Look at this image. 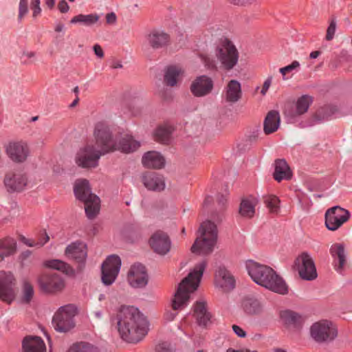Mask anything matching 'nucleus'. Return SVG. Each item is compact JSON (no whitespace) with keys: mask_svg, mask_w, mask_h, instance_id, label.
<instances>
[{"mask_svg":"<svg viewBox=\"0 0 352 352\" xmlns=\"http://www.w3.org/2000/svg\"><path fill=\"white\" fill-rule=\"evenodd\" d=\"M292 175V171L284 159H278L275 161L274 178L276 181L289 179Z\"/></svg>","mask_w":352,"mask_h":352,"instance_id":"33","label":"nucleus"},{"mask_svg":"<svg viewBox=\"0 0 352 352\" xmlns=\"http://www.w3.org/2000/svg\"><path fill=\"white\" fill-rule=\"evenodd\" d=\"M214 54L221 67L226 70H231L238 63L239 52L235 45L226 38L220 41L215 48Z\"/></svg>","mask_w":352,"mask_h":352,"instance_id":"7","label":"nucleus"},{"mask_svg":"<svg viewBox=\"0 0 352 352\" xmlns=\"http://www.w3.org/2000/svg\"><path fill=\"white\" fill-rule=\"evenodd\" d=\"M24 352H46L43 340L38 336H29L23 341Z\"/></svg>","mask_w":352,"mask_h":352,"instance_id":"29","label":"nucleus"},{"mask_svg":"<svg viewBox=\"0 0 352 352\" xmlns=\"http://www.w3.org/2000/svg\"><path fill=\"white\" fill-rule=\"evenodd\" d=\"M265 203L271 212L276 213L279 209V199L274 195H269L265 197Z\"/></svg>","mask_w":352,"mask_h":352,"instance_id":"46","label":"nucleus"},{"mask_svg":"<svg viewBox=\"0 0 352 352\" xmlns=\"http://www.w3.org/2000/svg\"><path fill=\"white\" fill-rule=\"evenodd\" d=\"M65 30V25L62 23H58L56 24L55 27V31L57 32H63Z\"/></svg>","mask_w":352,"mask_h":352,"instance_id":"61","label":"nucleus"},{"mask_svg":"<svg viewBox=\"0 0 352 352\" xmlns=\"http://www.w3.org/2000/svg\"><path fill=\"white\" fill-rule=\"evenodd\" d=\"M214 87L212 79L206 75L197 77L190 85V91L195 97L201 98L210 94Z\"/></svg>","mask_w":352,"mask_h":352,"instance_id":"17","label":"nucleus"},{"mask_svg":"<svg viewBox=\"0 0 352 352\" xmlns=\"http://www.w3.org/2000/svg\"><path fill=\"white\" fill-rule=\"evenodd\" d=\"M117 135L105 122H98L96 124L94 131L95 146L102 151V153L106 154L113 151Z\"/></svg>","mask_w":352,"mask_h":352,"instance_id":"6","label":"nucleus"},{"mask_svg":"<svg viewBox=\"0 0 352 352\" xmlns=\"http://www.w3.org/2000/svg\"><path fill=\"white\" fill-rule=\"evenodd\" d=\"M226 352H257V351H250L249 349H234L232 348H229L227 349Z\"/></svg>","mask_w":352,"mask_h":352,"instance_id":"60","label":"nucleus"},{"mask_svg":"<svg viewBox=\"0 0 352 352\" xmlns=\"http://www.w3.org/2000/svg\"><path fill=\"white\" fill-rule=\"evenodd\" d=\"M28 12V0H20L18 19L21 21Z\"/></svg>","mask_w":352,"mask_h":352,"instance_id":"49","label":"nucleus"},{"mask_svg":"<svg viewBox=\"0 0 352 352\" xmlns=\"http://www.w3.org/2000/svg\"><path fill=\"white\" fill-rule=\"evenodd\" d=\"M40 290L47 294L60 292L65 287L63 277L56 273H45L40 275L37 280Z\"/></svg>","mask_w":352,"mask_h":352,"instance_id":"10","label":"nucleus"},{"mask_svg":"<svg viewBox=\"0 0 352 352\" xmlns=\"http://www.w3.org/2000/svg\"><path fill=\"white\" fill-rule=\"evenodd\" d=\"M16 279L10 272L0 271V300L11 304L16 298Z\"/></svg>","mask_w":352,"mask_h":352,"instance_id":"15","label":"nucleus"},{"mask_svg":"<svg viewBox=\"0 0 352 352\" xmlns=\"http://www.w3.org/2000/svg\"><path fill=\"white\" fill-rule=\"evenodd\" d=\"M241 308L248 315H256L263 311V305L254 296H246L241 302Z\"/></svg>","mask_w":352,"mask_h":352,"instance_id":"34","label":"nucleus"},{"mask_svg":"<svg viewBox=\"0 0 352 352\" xmlns=\"http://www.w3.org/2000/svg\"><path fill=\"white\" fill-rule=\"evenodd\" d=\"M142 164L148 168H162L165 165L164 157L157 151H148L146 153L142 160Z\"/></svg>","mask_w":352,"mask_h":352,"instance_id":"28","label":"nucleus"},{"mask_svg":"<svg viewBox=\"0 0 352 352\" xmlns=\"http://www.w3.org/2000/svg\"><path fill=\"white\" fill-rule=\"evenodd\" d=\"M300 63L297 60H294L291 64L282 67L279 69L280 73L283 76V80H285V77L287 73H295L297 72L300 69Z\"/></svg>","mask_w":352,"mask_h":352,"instance_id":"47","label":"nucleus"},{"mask_svg":"<svg viewBox=\"0 0 352 352\" xmlns=\"http://www.w3.org/2000/svg\"><path fill=\"white\" fill-rule=\"evenodd\" d=\"M112 67L113 69L122 68V65L121 64L120 62H118V61L113 62V63L112 64Z\"/></svg>","mask_w":352,"mask_h":352,"instance_id":"64","label":"nucleus"},{"mask_svg":"<svg viewBox=\"0 0 352 352\" xmlns=\"http://www.w3.org/2000/svg\"><path fill=\"white\" fill-rule=\"evenodd\" d=\"M45 4L50 9H52L55 4V0H45Z\"/></svg>","mask_w":352,"mask_h":352,"instance_id":"62","label":"nucleus"},{"mask_svg":"<svg viewBox=\"0 0 352 352\" xmlns=\"http://www.w3.org/2000/svg\"><path fill=\"white\" fill-rule=\"evenodd\" d=\"M99 20V16L97 14H78L74 16L70 22L71 23H80L86 26H91Z\"/></svg>","mask_w":352,"mask_h":352,"instance_id":"39","label":"nucleus"},{"mask_svg":"<svg viewBox=\"0 0 352 352\" xmlns=\"http://www.w3.org/2000/svg\"><path fill=\"white\" fill-rule=\"evenodd\" d=\"M41 0H32L30 6L32 10V16L37 17L41 13V8L40 6Z\"/></svg>","mask_w":352,"mask_h":352,"instance_id":"51","label":"nucleus"},{"mask_svg":"<svg viewBox=\"0 0 352 352\" xmlns=\"http://www.w3.org/2000/svg\"><path fill=\"white\" fill-rule=\"evenodd\" d=\"M76 197L85 204V210L87 217L92 219L100 211V198L93 194L87 179H78L74 187Z\"/></svg>","mask_w":352,"mask_h":352,"instance_id":"5","label":"nucleus"},{"mask_svg":"<svg viewBox=\"0 0 352 352\" xmlns=\"http://www.w3.org/2000/svg\"><path fill=\"white\" fill-rule=\"evenodd\" d=\"M206 267V261H203L198 263L182 282L178 285L174 296L171 300L173 310L166 311L164 319L166 321H173L177 315V311L186 307L189 304L190 296L199 287L201 278Z\"/></svg>","mask_w":352,"mask_h":352,"instance_id":"2","label":"nucleus"},{"mask_svg":"<svg viewBox=\"0 0 352 352\" xmlns=\"http://www.w3.org/2000/svg\"><path fill=\"white\" fill-rule=\"evenodd\" d=\"M351 217L349 211L339 206L329 208L325 212V226L329 230L340 228Z\"/></svg>","mask_w":352,"mask_h":352,"instance_id":"14","label":"nucleus"},{"mask_svg":"<svg viewBox=\"0 0 352 352\" xmlns=\"http://www.w3.org/2000/svg\"><path fill=\"white\" fill-rule=\"evenodd\" d=\"M156 352H173V349L168 343L163 342L156 346Z\"/></svg>","mask_w":352,"mask_h":352,"instance_id":"52","label":"nucleus"},{"mask_svg":"<svg viewBox=\"0 0 352 352\" xmlns=\"http://www.w3.org/2000/svg\"><path fill=\"white\" fill-rule=\"evenodd\" d=\"M199 234L191 247V252L199 255H208L214 248L217 239L216 225L210 221L203 222L198 230Z\"/></svg>","mask_w":352,"mask_h":352,"instance_id":"4","label":"nucleus"},{"mask_svg":"<svg viewBox=\"0 0 352 352\" xmlns=\"http://www.w3.org/2000/svg\"><path fill=\"white\" fill-rule=\"evenodd\" d=\"M147 40L152 48L157 50L167 46L170 36L164 30H154L148 34Z\"/></svg>","mask_w":352,"mask_h":352,"instance_id":"25","label":"nucleus"},{"mask_svg":"<svg viewBox=\"0 0 352 352\" xmlns=\"http://www.w3.org/2000/svg\"><path fill=\"white\" fill-rule=\"evenodd\" d=\"M280 318L287 327L296 329L301 328L305 322V318L300 314L289 309L281 311Z\"/></svg>","mask_w":352,"mask_h":352,"instance_id":"26","label":"nucleus"},{"mask_svg":"<svg viewBox=\"0 0 352 352\" xmlns=\"http://www.w3.org/2000/svg\"><path fill=\"white\" fill-rule=\"evenodd\" d=\"M34 295V287L28 281H24L22 287L21 300L24 303H29Z\"/></svg>","mask_w":352,"mask_h":352,"instance_id":"43","label":"nucleus"},{"mask_svg":"<svg viewBox=\"0 0 352 352\" xmlns=\"http://www.w3.org/2000/svg\"><path fill=\"white\" fill-rule=\"evenodd\" d=\"M67 352H98L93 345L86 342L74 344Z\"/></svg>","mask_w":352,"mask_h":352,"instance_id":"44","label":"nucleus"},{"mask_svg":"<svg viewBox=\"0 0 352 352\" xmlns=\"http://www.w3.org/2000/svg\"><path fill=\"white\" fill-rule=\"evenodd\" d=\"M258 200L254 197H249L241 200L239 206V214L244 218H252L255 214V208Z\"/></svg>","mask_w":352,"mask_h":352,"instance_id":"37","label":"nucleus"},{"mask_svg":"<svg viewBox=\"0 0 352 352\" xmlns=\"http://www.w3.org/2000/svg\"><path fill=\"white\" fill-rule=\"evenodd\" d=\"M322 110L323 109H321L318 112H317L313 118H311L306 121H302L299 124L300 126L302 128L309 127V126H312L318 123H320L324 120H327L328 116H322V117L320 116V113Z\"/></svg>","mask_w":352,"mask_h":352,"instance_id":"45","label":"nucleus"},{"mask_svg":"<svg viewBox=\"0 0 352 352\" xmlns=\"http://www.w3.org/2000/svg\"><path fill=\"white\" fill-rule=\"evenodd\" d=\"M49 236L46 232H44L43 238H41L38 241H34V240L28 239L23 235H21L19 237V241L28 247L43 246L49 241Z\"/></svg>","mask_w":352,"mask_h":352,"instance_id":"42","label":"nucleus"},{"mask_svg":"<svg viewBox=\"0 0 352 352\" xmlns=\"http://www.w3.org/2000/svg\"><path fill=\"white\" fill-rule=\"evenodd\" d=\"M272 81V76H270L267 78L264 81L263 88L261 91L262 95H265L267 90L269 89Z\"/></svg>","mask_w":352,"mask_h":352,"instance_id":"54","label":"nucleus"},{"mask_svg":"<svg viewBox=\"0 0 352 352\" xmlns=\"http://www.w3.org/2000/svg\"><path fill=\"white\" fill-rule=\"evenodd\" d=\"M336 30V21L335 19L331 20L327 30L326 39L331 41L333 38Z\"/></svg>","mask_w":352,"mask_h":352,"instance_id":"50","label":"nucleus"},{"mask_svg":"<svg viewBox=\"0 0 352 352\" xmlns=\"http://www.w3.org/2000/svg\"><path fill=\"white\" fill-rule=\"evenodd\" d=\"M330 254L333 258L335 270L340 274H343L346 263L345 248L343 243H334L330 248Z\"/></svg>","mask_w":352,"mask_h":352,"instance_id":"20","label":"nucleus"},{"mask_svg":"<svg viewBox=\"0 0 352 352\" xmlns=\"http://www.w3.org/2000/svg\"><path fill=\"white\" fill-rule=\"evenodd\" d=\"M21 58L23 64H30L36 60V53L32 51L24 50L21 54Z\"/></svg>","mask_w":352,"mask_h":352,"instance_id":"48","label":"nucleus"},{"mask_svg":"<svg viewBox=\"0 0 352 352\" xmlns=\"http://www.w3.org/2000/svg\"><path fill=\"white\" fill-rule=\"evenodd\" d=\"M121 259L115 254L109 256L102 264V282L104 285H112L117 278L121 268Z\"/></svg>","mask_w":352,"mask_h":352,"instance_id":"13","label":"nucleus"},{"mask_svg":"<svg viewBox=\"0 0 352 352\" xmlns=\"http://www.w3.org/2000/svg\"><path fill=\"white\" fill-rule=\"evenodd\" d=\"M58 8L61 13H66L69 11V6L65 0H60L58 4Z\"/></svg>","mask_w":352,"mask_h":352,"instance_id":"55","label":"nucleus"},{"mask_svg":"<svg viewBox=\"0 0 352 352\" xmlns=\"http://www.w3.org/2000/svg\"><path fill=\"white\" fill-rule=\"evenodd\" d=\"M150 245L156 253L165 255L170 251L171 242L166 233L157 231L151 236Z\"/></svg>","mask_w":352,"mask_h":352,"instance_id":"19","label":"nucleus"},{"mask_svg":"<svg viewBox=\"0 0 352 352\" xmlns=\"http://www.w3.org/2000/svg\"><path fill=\"white\" fill-rule=\"evenodd\" d=\"M140 143L133 139V136L129 134L117 135L115 141L114 151H119L122 153H129L137 150Z\"/></svg>","mask_w":352,"mask_h":352,"instance_id":"22","label":"nucleus"},{"mask_svg":"<svg viewBox=\"0 0 352 352\" xmlns=\"http://www.w3.org/2000/svg\"><path fill=\"white\" fill-rule=\"evenodd\" d=\"M104 153L93 144H89L80 148L76 156V163L78 166L85 168H96L99 159Z\"/></svg>","mask_w":352,"mask_h":352,"instance_id":"11","label":"nucleus"},{"mask_svg":"<svg viewBox=\"0 0 352 352\" xmlns=\"http://www.w3.org/2000/svg\"><path fill=\"white\" fill-rule=\"evenodd\" d=\"M245 267L252 280L257 285L280 294L287 293L285 281L270 267L248 260L245 262Z\"/></svg>","mask_w":352,"mask_h":352,"instance_id":"3","label":"nucleus"},{"mask_svg":"<svg viewBox=\"0 0 352 352\" xmlns=\"http://www.w3.org/2000/svg\"><path fill=\"white\" fill-rule=\"evenodd\" d=\"M232 328L234 333L239 338H245L246 336V332L239 326L234 324Z\"/></svg>","mask_w":352,"mask_h":352,"instance_id":"56","label":"nucleus"},{"mask_svg":"<svg viewBox=\"0 0 352 352\" xmlns=\"http://www.w3.org/2000/svg\"><path fill=\"white\" fill-rule=\"evenodd\" d=\"M184 72V69L180 66H168L164 72V83L169 87L176 86L177 81L179 80V78L183 75Z\"/></svg>","mask_w":352,"mask_h":352,"instance_id":"30","label":"nucleus"},{"mask_svg":"<svg viewBox=\"0 0 352 352\" xmlns=\"http://www.w3.org/2000/svg\"><path fill=\"white\" fill-rule=\"evenodd\" d=\"M221 30L219 29L217 25L211 26L208 28V33L212 36H217L221 34Z\"/></svg>","mask_w":352,"mask_h":352,"instance_id":"57","label":"nucleus"},{"mask_svg":"<svg viewBox=\"0 0 352 352\" xmlns=\"http://www.w3.org/2000/svg\"><path fill=\"white\" fill-rule=\"evenodd\" d=\"M116 318L120 336L127 342H138L148 332V320L138 309L133 306H122Z\"/></svg>","mask_w":352,"mask_h":352,"instance_id":"1","label":"nucleus"},{"mask_svg":"<svg viewBox=\"0 0 352 352\" xmlns=\"http://www.w3.org/2000/svg\"><path fill=\"white\" fill-rule=\"evenodd\" d=\"M280 126V115L278 111L272 110L269 111L263 122V131L267 135L277 131Z\"/></svg>","mask_w":352,"mask_h":352,"instance_id":"31","label":"nucleus"},{"mask_svg":"<svg viewBox=\"0 0 352 352\" xmlns=\"http://www.w3.org/2000/svg\"><path fill=\"white\" fill-rule=\"evenodd\" d=\"M193 316L199 326H206L208 324L210 319V315L206 309L204 302L197 301L193 305Z\"/></svg>","mask_w":352,"mask_h":352,"instance_id":"36","label":"nucleus"},{"mask_svg":"<svg viewBox=\"0 0 352 352\" xmlns=\"http://www.w3.org/2000/svg\"><path fill=\"white\" fill-rule=\"evenodd\" d=\"M313 102V98L309 95H302L296 102V113L302 115L305 113Z\"/></svg>","mask_w":352,"mask_h":352,"instance_id":"40","label":"nucleus"},{"mask_svg":"<svg viewBox=\"0 0 352 352\" xmlns=\"http://www.w3.org/2000/svg\"><path fill=\"white\" fill-rule=\"evenodd\" d=\"M294 265L302 279L312 280L317 278L318 274L314 259L308 252L300 254L296 258Z\"/></svg>","mask_w":352,"mask_h":352,"instance_id":"12","label":"nucleus"},{"mask_svg":"<svg viewBox=\"0 0 352 352\" xmlns=\"http://www.w3.org/2000/svg\"><path fill=\"white\" fill-rule=\"evenodd\" d=\"M65 254L78 263H84L87 256V246L83 242H74L66 248Z\"/></svg>","mask_w":352,"mask_h":352,"instance_id":"24","label":"nucleus"},{"mask_svg":"<svg viewBox=\"0 0 352 352\" xmlns=\"http://www.w3.org/2000/svg\"><path fill=\"white\" fill-rule=\"evenodd\" d=\"M173 127L170 124L158 126L154 131L155 140L162 144H168L170 141Z\"/></svg>","mask_w":352,"mask_h":352,"instance_id":"38","label":"nucleus"},{"mask_svg":"<svg viewBox=\"0 0 352 352\" xmlns=\"http://www.w3.org/2000/svg\"><path fill=\"white\" fill-rule=\"evenodd\" d=\"M241 97V87L239 81L231 80L225 90V99L230 103L236 102Z\"/></svg>","mask_w":352,"mask_h":352,"instance_id":"35","label":"nucleus"},{"mask_svg":"<svg viewBox=\"0 0 352 352\" xmlns=\"http://www.w3.org/2000/svg\"><path fill=\"white\" fill-rule=\"evenodd\" d=\"M17 250L16 241L12 237H6L0 239V260L15 254Z\"/></svg>","mask_w":352,"mask_h":352,"instance_id":"32","label":"nucleus"},{"mask_svg":"<svg viewBox=\"0 0 352 352\" xmlns=\"http://www.w3.org/2000/svg\"><path fill=\"white\" fill-rule=\"evenodd\" d=\"M32 254V251L29 250L23 251L20 254V255L19 256V259L21 261V263H22V265L25 264V262L27 261L28 258H29L31 256Z\"/></svg>","mask_w":352,"mask_h":352,"instance_id":"53","label":"nucleus"},{"mask_svg":"<svg viewBox=\"0 0 352 352\" xmlns=\"http://www.w3.org/2000/svg\"><path fill=\"white\" fill-rule=\"evenodd\" d=\"M127 279L129 285L133 288L145 287L148 284V275L144 266L139 263L132 265L129 271Z\"/></svg>","mask_w":352,"mask_h":352,"instance_id":"18","label":"nucleus"},{"mask_svg":"<svg viewBox=\"0 0 352 352\" xmlns=\"http://www.w3.org/2000/svg\"><path fill=\"white\" fill-rule=\"evenodd\" d=\"M116 15L114 12L108 13L106 16L107 23L109 24H113L116 22Z\"/></svg>","mask_w":352,"mask_h":352,"instance_id":"59","label":"nucleus"},{"mask_svg":"<svg viewBox=\"0 0 352 352\" xmlns=\"http://www.w3.org/2000/svg\"><path fill=\"white\" fill-rule=\"evenodd\" d=\"M4 148L8 157L12 162L17 163L25 161L30 153L27 143L23 141L10 142L5 145Z\"/></svg>","mask_w":352,"mask_h":352,"instance_id":"16","label":"nucleus"},{"mask_svg":"<svg viewBox=\"0 0 352 352\" xmlns=\"http://www.w3.org/2000/svg\"><path fill=\"white\" fill-rule=\"evenodd\" d=\"M310 336L318 343H327L335 340L338 329L331 321L321 320L311 326Z\"/></svg>","mask_w":352,"mask_h":352,"instance_id":"9","label":"nucleus"},{"mask_svg":"<svg viewBox=\"0 0 352 352\" xmlns=\"http://www.w3.org/2000/svg\"><path fill=\"white\" fill-rule=\"evenodd\" d=\"M4 184L9 192L21 191L27 185V177L21 173H8L4 178Z\"/></svg>","mask_w":352,"mask_h":352,"instance_id":"23","label":"nucleus"},{"mask_svg":"<svg viewBox=\"0 0 352 352\" xmlns=\"http://www.w3.org/2000/svg\"><path fill=\"white\" fill-rule=\"evenodd\" d=\"M76 308L72 305L61 306L55 313L52 318V325L54 329L60 333H66L75 327L74 316Z\"/></svg>","mask_w":352,"mask_h":352,"instance_id":"8","label":"nucleus"},{"mask_svg":"<svg viewBox=\"0 0 352 352\" xmlns=\"http://www.w3.org/2000/svg\"><path fill=\"white\" fill-rule=\"evenodd\" d=\"M93 50L94 51L96 56L98 58H103V56H104L103 50H102V47L98 44L94 45L93 47Z\"/></svg>","mask_w":352,"mask_h":352,"instance_id":"58","label":"nucleus"},{"mask_svg":"<svg viewBox=\"0 0 352 352\" xmlns=\"http://www.w3.org/2000/svg\"><path fill=\"white\" fill-rule=\"evenodd\" d=\"M44 265L46 267L62 271L63 272H68L70 267L68 264L58 259H52L46 261L44 263Z\"/></svg>","mask_w":352,"mask_h":352,"instance_id":"41","label":"nucleus"},{"mask_svg":"<svg viewBox=\"0 0 352 352\" xmlns=\"http://www.w3.org/2000/svg\"><path fill=\"white\" fill-rule=\"evenodd\" d=\"M144 186L149 190L161 191L165 188L164 177L155 173H148L142 176Z\"/></svg>","mask_w":352,"mask_h":352,"instance_id":"27","label":"nucleus"},{"mask_svg":"<svg viewBox=\"0 0 352 352\" xmlns=\"http://www.w3.org/2000/svg\"><path fill=\"white\" fill-rule=\"evenodd\" d=\"M216 285L225 291L234 289L235 280L232 274L224 266H219L215 273Z\"/></svg>","mask_w":352,"mask_h":352,"instance_id":"21","label":"nucleus"},{"mask_svg":"<svg viewBox=\"0 0 352 352\" xmlns=\"http://www.w3.org/2000/svg\"><path fill=\"white\" fill-rule=\"evenodd\" d=\"M320 51H314L310 53L309 56L311 58H316L320 56Z\"/></svg>","mask_w":352,"mask_h":352,"instance_id":"63","label":"nucleus"}]
</instances>
